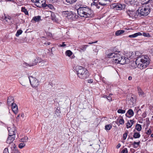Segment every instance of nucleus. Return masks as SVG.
Returning <instances> with one entry per match:
<instances>
[{
    "instance_id": "32",
    "label": "nucleus",
    "mask_w": 153,
    "mask_h": 153,
    "mask_svg": "<svg viewBox=\"0 0 153 153\" xmlns=\"http://www.w3.org/2000/svg\"><path fill=\"white\" fill-rule=\"evenodd\" d=\"M128 131L126 130V131L123 134V139L124 140H125L126 139V137L127 136V135H128Z\"/></svg>"
},
{
    "instance_id": "41",
    "label": "nucleus",
    "mask_w": 153,
    "mask_h": 153,
    "mask_svg": "<svg viewBox=\"0 0 153 153\" xmlns=\"http://www.w3.org/2000/svg\"><path fill=\"white\" fill-rule=\"evenodd\" d=\"M143 35L145 37H150V35L148 33H143Z\"/></svg>"
},
{
    "instance_id": "2",
    "label": "nucleus",
    "mask_w": 153,
    "mask_h": 153,
    "mask_svg": "<svg viewBox=\"0 0 153 153\" xmlns=\"http://www.w3.org/2000/svg\"><path fill=\"white\" fill-rule=\"evenodd\" d=\"M78 14L81 17L85 18L93 17L94 13L93 10L87 6L77 11Z\"/></svg>"
},
{
    "instance_id": "1",
    "label": "nucleus",
    "mask_w": 153,
    "mask_h": 153,
    "mask_svg": "<svg viewBox=\"0 0 153 153\" xmlns=\"http://www.w3.org/2000/svg\"><path fill=\"white\" fill-rule=\"evenodd\" d=\"M149 57L146 55L141 57H138L136 60V64L138 68L140 69L146 68L150 62Z\"/></svg>"
},
{
    "instance_id": "4",
    "label": "nucleus",
    "mask_w": 153,
    "mask_h": 153,
    "mask_svg": "<svg viewBox=\"0 0 153 153\" xmlns=\"http://www.w3.org/2000/svg\"><path fill=\"white\" fill-rule=\"evenodd\" d=\"M113 62L119 63L122 65L127 63L129 62L127 58L126 59L125 56H122L120 54L116 53L112 60Z\"/></svg>"
},
{
    "instance_id": "58",
    "label": "nucleus",
    "mask_w": 153,
    "mask_h": 153,
    "mask_svg": "<svg viewBox=\"0 0 153 153\" xmlns=\"http://www.w3.org/2000/svg\"><path fill=\"white\" fill-rule=\"evenodd\" d=\"M121 146V144L120 143H119L116 146V148L117 149L119 148Z\"/></svg>"
},
{
    "instance_id": "39",
    "label": "nucleus",
    "mask_w": 153,
    "mask_h": 153,
    "mask_svg": "<svg viewBox=\"0 0 153 153\" xmlns=\"http://www.w3.org/2000/svg\"><path fill=\"white\" fill-rule=\"evenodd\" d=\"M137 0H128V2L131 4H133L137 1Z\"/></svg>"
},
{
    "instance_id": "56",
    "label": "nucleus",
    "mask_w": 153,
    "mask_h": 153,
    "mask_svg": "<svg viewBox=\"0 0 153 153\" xmlns=\"http://www.w3.org/2000/svg\"><path fill=\"white\" fill-rule=\"evenodd\" d=\"M132 145H133V147L134 148H136L137 147V146H136V144H134V143H133V144H132Z\"/></svg>"
},
{
    "instance_id": "21",
    "label": "nucleus",
    "mask_w": 153,
    "mask_h": 153,
    "mask_svg": "<svg viewBox=\"0 0 153 153\" xmlns=\"http://www.w3.org/2000/svg\"><path fill=\"white\" fill-rule=\"evenodd\" d=\"M97 1L99 2V4H100L101 7H102V6H105L107 4L106 3V2L104 1L99 0Z\"/></svg>"
},
{
    "instance_id": "43",
    "label": "nucleus",
    "mask_w": 153,
    "mask_h": 153,
    "mask_svg": "<svg viewBox=\"0 0 153 153\" xmlns=\"http://www.w3.org/2000/svg\"><path fill=\"white\" fill-rule=\"evenodd\" d=\"M121 153H128L127 149L125 148L121 151Z\"/></svg>"
},
{
    "instance_id": "63",
    "label": "nucleus",
    "mask_w": 153,
    "mask_h": 153,
    "mask_svg": "<svg viewBox=\"0 0 153 153\" xmlns=\"http://www.w3.org/2000/svg\"><path fill=\"white\" fill-rule=\"evenodd\" d=\"M49 84L50 85H51L52 86V87L53 86H52L53 83L52 82H50V84Z\"/></svg>"
},
{
    "instance_id": "62",
    "label": "nucleus",
    "mask_w": 153,
    "mask_h": 153,
    "mask_svg": "<svg viewBox=\"0 0 153 153\" xmlns=\"http://www.w3.org/2000/svg\"><path fill=\"white\" fill-rule=\"evenodd\" d=\"M57 0H51V1L53 2H56Z\"/></svg>"
},
{
    "instance_id": "3",
    "label": "nucleus",
    "mask_w": 153,
    "mask_h": 153,
    "mask_svg": "<svg viewBox=\"0 0 153 153\" xmlns=\"http://www.w3.org/2000/svg\"><path fill=\"white\" fill-rule=\"evenodd\" d=\"M74 69L77 72V75L80 78L85 79L89 76L88 71L81 66L77 65Z\"/></svg>"
},
{
    "instance_id": "22",
    "label": "nucleus",
    "mask_w": 153,
    "mask_h": 153,
    "mask_svg": "<svg viewBox=\"0 0 153 153\" xmlns=\"http://www.w3.org/2000/svg\"><path fill=\"white\" fill-rule=\"evenodd\" d=\"M125 31L123 30H118L116 32L115 34L116 36H118L123 33Z\"/></svg>"
},
{
    "instance_id": "37",
    "label": "nucleus",
    "mask_w": 153,
    "mask_h": 153,
    "mask_svg": "<svg viewBox=\"0 0 153 153\" xmlns=\"http://www.w3.org/2000/svg\"><path fill=\"white\" fill-rule=\"evenodd\" d=\"M12 110L15 114H16L18 112V108L17 107L12 109Z\"/></svg>"
},
{
    "instance_id": "26",
    "label": "nucleus",
    "mask_w": 153,
    "mask_h": 153,
    "mask_svg": "<svg viewBox=\"0 0 153 153\" xmlns=\"http://www.w3.org/2000/svg\"><path fill=\"white\" fill-rule=\"evenodd\" d=\"M66 1L68 4V5L69 4H72L75 2H76L77 0H65Z\"/></svg>"
},
{
    "instance_id": "53",
    "label": "nucleus",
    "mask_w": 153,
    "mask_h": 153,
    "mask_svg": "<svg viewBox=\"0 0 153 153\" xmlns=\"http://www.w3.org/2000/svg\"><path fill=\"white\" fill-rule=\"evenodd\" d=\"M93 82V80L91 79H89L88 80V82L89 83H91Z\"/></svg>"
},
{
    "instance_id": "61",
    "label": "nucleus",
    "mask_w": 153,
    "mask_h": 153,
    "mask_svg": "<svg viewBox=\"0 0 153 153\" xmlns=\"http://www.w3.org/2000/svg\"><path fill=\"white\" fill-rule=\"evenodd\" d=\"M130 122L131 123V124L132 125L133 124L134 121L133 120H130Z\"/></svg>"
},
{
    "instance_id": "12",
    "label": "nucleus",
    "mask_w": 153,
    "mask_h": 153,
    "mask_svg": "<svg viewBox=\"0 0 153 153\" xmlns=\"http://www.w3.org/2000/svg\"><path fill=\"white\" fill-rule=\"evenodd\" d=\"M86 5L83 4L82 2H78L76 3L75 6V8L76 9L77 11L78 10H80L83 7Z\"/></svg>"
},
{
    "instance_id": "52",
    "label": "nucleus",
    "mask_w": 153,
    "mask_h": 153,
    "mask_svg": "<svg viewBox=\"0 0 153 153\" xmlns=\"http://www.w3.org/2000/svg\"><path fill=\"white\" fill-rule=\"evenodd\" d=\"M146 112H144V113H143V114L142 115L143 117V118L145 117H146Z\"/></svg>"
},
{
    "instance_id": "35",
    "label": "nucleus",
    "mask_w": 153,
    "mask_h": 153,
    "mask_svg": "<svg viewBox=\"0 0 153 153\" xmlns=\"http://www.w3.org/2000/svg\"><path fill=\"white\" fill-rule=\"evenodd\" d=\"M28 137L27 136H25L22 139V141L23 142H27L28 141Z\"/></svg>"
},
{
    "instance_id": "64",
    "label": "nucleus",
    "mask_w": 153,
    "mask_h": 153,
    "mask_svg": "<svg viewBox=\"0 0 153 153\" xmlns=\"http://www.w3.org/2000/svg\"><path fill=\"white\" fill-rule=\"evenodd\" d=\"M21 117H23L24 116V115L23 114H21Z\"/></svg>"
},
{
    "instance_id": "19",
    "label": "nucleus",
    "mask_w": 153,
    "mask_h": 153,
    "mask_svg": "<svg viewBox=\"0 0 153 153\" xmlns=\"http://www.w3.org/2000/svg\"><path fill=\"white\" fill-rule=\"evenodd\" d=\"M142 35V33L140 32H137L134 34L129 35L128 37L129 38H135L138 36H140Z\"/></svg>"
},
{
    "instance_id": "50",
    "label": "nucleus",
    "mask_w": 153,
    "mask_h": 153,
    "mask_svg": "<svg viewBox=\"0 0 153 153\" xmlns=\"http://www.w3.org/2000/svg\"><path fill=\"white\" fill-rule=\"evenodd\" d=\"M65 42H63L62 43V44H60L59 45V46L61 47H65V46L66 45L65 44H64Z\"/></svg>"
},
{
    "instance_id": "17",
    "label": "nucleus",
    "mask_w": 153,
    "mask_h": 153,
    "mask_svg": "<svg viewBox=\"0 0 153 153\" xmlns=\"http://www.w3.org/2000/svg\"><path fill=\"white\" fill-rule=\"evenodd\" d=\"M134 112L131 109H129L128 110L127 113L126 114V116L127 117H130L134 115Z\"/></svg>"
},
{
    "instance_id": "14",
    "label": "nucleus",
    "mask_w": 153,
    "mask_h": 153,
    "mask_svg": "<svg viewBox=\"0 0 153 153\" xmlns=\"http://www.w3.org/2000/svg\"><path fill=\"white\" fill-rule=\"evenodd\" d=\"M15 136L14 135H13L7 138L6 142L8 144H10L13 142L15 140Z\"/></svg>"
},
{
    "instance_id": "11",
    "label": "nucleus",
    "mask_w": 153,
    "mask_h": 153,
    "mask_svg": "<svg viewBox=\"0 0 153 153\" xmlns=\"http://www.w3.org/2000/svg\"><path fill=\"white\" fill-rule=\"evenodd\" d=\"M92 0L93 1V2L91 4V8L93 9L100 8L101 10L103 9V7L100 6L97 0Z\"/></svg>"
},
{
    "instance_id": "54",
    "label": "nucleus",
    "mask_w": 153,
    "mask_h": 153,
    "mask_svg": "<svg viewBox=\"0 0 153 153\" xmlns=\"http://www.w3.org/2000/svg\"><path fill=\"white\" fill-rule=\"evenodd\" d=\"M107 99L108 100H109V101H111V100H112V98L111 97H110V96H107Z\"/></svg>"
},
{
    "instance_id": "33",
    "label": "nucleus",
    "mask_w": 153,
    "mask_h": 153,
    "mask_svg": "<svg viewBox=\"0 0 153 153\" xmlns=\"http://www.w3.org/2000/svg\"><path fill=\"white\" fill-rule=\"evenodd\" d=\"M46 4L47 5L45 7H48L50 8L51 10H53L54 9V6L53 5L51 4Z\"/></svg>"
},
{
    "instance_id": "60",
    "label": "nucleus",
    "mask_w": 153,
    "mask_h": 153,
    "mask_svg": "<svg viewBox=\"0 0 153 153\" xmlns=\"http://www.w3.org/2000/svg\"><path fill=\"white\" fill-rule=\"evenodd\" d=\"M132 79V77L131 76H129L128 77V79L129 80H131Z\"/></svg>"
},
{
    "instance_id": "42",
    "label": "nucleus",
    "mask_w": 153,
    "mask_h": 153,
    "mask_svg": "<svg viewBox=\"0 0 153 153\" xmlns=\"http://www.w3.org/2000/svg\"><path fill=\"white\" fill-rule=\"evenodd\" d=\"M70 12L68 11H63L62 12V14L65 16H68V14Z\"/></svg>"
},
{
    "instance_id": "23",
    "label": "nucleus",
    "mask_w": 153,
    "mask_h": 153,
    "mask_svg": "<svg viewBox=\"0 0 153 153\" xmlns=\"http://www.w3.org/2000/svg\"><path fill=\"white\" fill-rule=\"evenodd\" d=\"M135 129H136L138 131H140L142 129L141 125L137 123L135 126Z\"/></svg>"
},
{
    "instance_id": "38",
    "label": "nucleus",
    "mask_w": 153,
    "mask_h": 153,
    "mask_svg": "<svg viewBox=\"0 0 153 153\" xmlns=\"http://www.w3.org/2000/svg\"><path fill=\"white\" fill-rule=\"evenodd\" d=\"M25 146V144L24 143H22L19 144V147L20 149L22 148Z\"/></svg>"
},
{
    "instance_id": "30",
    "label": "nucleus",
    "mask_w": 153,
    "mask_h": 153,
    "mask_svg": "<svg viewBox=\"0 0 153 153\" xmlns=\"http://www.w3.org/2000/svg\"><path fill=\"white\" fill-rule=\"evenodd\" d=\"M22 32V31L21 30H18L16 34V36L17 37L19 36V35L21 34Z\"/></svg>"
},
{
    "instance_id": "29",
    "label": "nucleus",
    "mask_w": 153,
    "mask_h": 153,
    "mask_svg": "<svg viewBox=\"0 0 153 153\" xmlns=\"http://www.w3.org/2000/svg\"><path fill=\"white\" fill-rule=\"evenodd\" d=\"M112 127V125H106L105 126V129L106 130H109Z\"/></svg>"
},
{
    "instance_id": "51",
    "label": "nucleus",
    "mask_w": 153,
    "mask_h": 153,
    "mask_svg": "<svg viewBox=\"0 0 153 153\" xmlns=\"http://www.w3.org/2000/svg\"><path fill=\"white\" fill-rule=\"evenodd\" d=\"M130 100L132 102H133V101H135V99L134 98H133V97H131V98L130 99Z\"/></svg>"
},
{
    "instance_id": "24",
    "label": "nucleus",
    "mask_w": 153,
    "mask_h": 153,
    "mask_svg": "<svg viewBox=\"0 0 153 153\" xmlns=\"http://www.w3.org/2000/svg\"><path fill=\"white\" fill-rule=\"evenodd\" d=\"M143 3V4H147L149 3H151L153 2V0H140Z\"/></svg>"
},
{
    "instance_id": "45",
    "label": "nucleus",
    "mask_w": 153,
    "mask_h": 153,
    "mask_svg": "<svg viewBox=\"0 0 153 153\" xmlns=\"http://www.w3.org/2000/svg\"><path fill=\"white\" fill-rule=\"evenodd\" d=\"M130 123L128 121L127 122V124H126V128H131V127L132 125H131L130 126H128V125H130Z\"/></svg>"
},
{
    "instance_id": "15",
    "label": "nucleus",
    "mask_w": 153,
    "mask_h": 153,
    "mask_svg": "<svg viewBox=\"0 0 153 153\" xmlns=\"http://www.w3.org/2000/svg\"><path fill=\"white\" fill-rule=\"evenodd\" d=\"M88 46V45H82L78 48L77 50L80 52H84Z\"/></svg>"
},
{
    "instance_id": "47",
    "label": "nucleus",
    "mask_w": 153,
    "mask_h": 153,
    "mask_svg": "<svg viewBox=\"0 0 153 153\" xmlns=\"http://www.w3.org/2000/svg\"><path fill=\"white\" fill-rule=\"evenodd\" d=\"M139 95H141L143 96L144 95V92L142 90L141 91H140L138 93Z\"/></svg>"
},
{
    "instance_id": "46",
    "label": "nucleus",
    "mask_w": 153,
    "mask_h": 153,
    "mask_svg": "<svg viewBox=\"0 0 153 153\" xmlns=\"http://www.w3.org/2000/svg\"><path fill=\"white\" fill-rule=\"evenodd\" d=\"M3 153H8V149L7 148L4 149V150Z\"/></svg>"
},
{
    "instance_id": "36",
    "label": "nucleus",
    "mask_w": 153,
    "mask_h": 153,
    "mask_svg": "<svg viewBox=\"0 0 153 153\" xmlns=\"http://www.w3.org/2000/svg\"><path fill=\"white\" fill-rule=\"evenodd\" d=\"M117 112L118 113L124 114L125 113L126 110H122V109H119L117 110Z\"/></svg>"
},
{
    "instance_id": "57",
    "label": "nucleus",
    "mask_w": 153,
    "mask_h": 153,
    "mask_svg": "<svg viewBox=\"0 0 153 153\" xmlns=\"http://www.w3.org/2000/svg\"><path fill=\"white\" fill-rule=\"evenodd\" d=\"M137 88L138 93L140 91L142 90L141 88L139 87H138Z\"/></svg>"
},
{
    "instance_id": "59",
    "label": "nucleus",
    "mask_w": 153,
    "mask_h": 153,
    "mask_svg": "<svg viewBox=\"0 0 153 153\" xmlns=\"http://www.w3.org/2000/svg\"><path fill=\"white\" fill-rule=\"evenodd\" d=\"M97 41H95V42H89L88 43V44H93V43H97Z\"/></svg>"
},
{
    "instance_id": "28",
    "label": "nucleus",
    "mask_w": 153,
    "mask_h": 153,
    "mask_svg": "<svg viewBox=\"0 0 153 153\" xmlns=\"http://www.w3.org/2000/svg\"><path fill=\"white\" fill-rule=\"evenodd\" d=\"M21 11L22 12H24L25 14L26 15H28V13L27 9H25V7H22L21 8Z\"/></svg>"
},
{
    "instance_id": "6",
    "label": "nucleus",
    "mask_w": 153,
    "mask_h": 153,
    "mask_svg": "<svg viewBox=\"0 0 153 153\" xmlns=\"http://www.w3.org/2000/svg\"><path fill=\"white\" fill-rule=\"evenodd\" d=\"M126 6V4L119 3H114L111 4V7L114 10H121L124 9Z\"/></svg>"
},
{
    "instance_id": "9",
    "label": "nucleus",
    "mask_w": 153,
    "mask_h": 153,
    "mask_svg": "<svg viewBox=\"0 0 153 153\" xmlns=\"http://www.w3.org/2000/svg\"><path fill=\"white\" fill-rule=\"evenodd\" d=\"M78 17V15H77L76 13L71 11L68 14V16H66L68 19L72 21L76 20Z\"/></svg>"
},
{
    "instance_id": "34",
    "label": "nucleus",
    "mask_w": 153,
    "mask_h": 153,
    "mask_svg": "<svg viewBox=\"0 0 153 153\" xmlns=\"http://www.w3.org/2000/svg\"><path fill=\"white\" fill-rule=\"evenodd\" d=\"M120 117H121V118L119 120V123L121 125L123 124L124 123V121L122 117L120 116Z\"/></svg>"
},
{
    "instance_id": "18",
    "label": "nucleus",
    "mask_w": 153,
    "mask_h": 153,
    "mask_svg": "<svg viewBox=\"0 0 153 153\" xmlns=\"http://www.w3.org/2000/svg\"><path fill=\"white\" fill-rule=\"evenodd\" d=\"M14 98L12 96H9L8 97L7 100V103L8 105H10L12 103H14Z\"/></svg>"
},
{
    "instance_id": "5",
    "label": "nucleus",
    "mask_w": 153,
    "mask_h": 153,
    "mask_svg": "<svg viewBox=\"0 0 153 153\" xmlns=\"http://www.w3.org/2000/svg\"><path fill=\"white\" fill-rule=\"evenodd\" d=\"M150 8L149 5H146L144 6L140 7L138 9L139 14V16H146L148 15L150 12Z\"/></svg>"
},
{
    "instance_id": "10",
    "label": "nucleus",
    "mask_w": 153,
    "mask_h": 153,
    "mask_svg": "<svg viewBox=\"0 0 153 153\" xmlns=\"http://www.w3.org/2000/svg\"><path fill=\"white\" fill-rule=\"evenodd\" d=\"M139 10H137L136 12L133 11L128 10L127 12V14L130 17L132 18H136L139 16Z\"/></svg>"
},
{
    "instance_id": "48",
    "label": "nucleus",
    "mask_w": 153,
    "mask_h": 153,
    "mask_svg": "<svg viewBox=\"0 0 153 153\" xmlns=\"http://www.w3.org/2000/svg\"><path fill=\"white\" fill-rule=\"evenodd\" d=\"M151 133V130L149 129L147 131L146 134L148 135H149Z\"/></svg>"
},
{
    "instance_id": "7",
    "label": "nucleus",
    "mask_w": 153,
    "mask_h": 153,
    "mask_svg": "<svg viewBox=\"0 0 153 153\" xmlns=\"http://www.w3.org/2000/svg\"><path fill=\"white\" fill-rule=\"evenodd\" d=\"M29 79L30 84L32 87L36 88L38 87L39 84L38 79L33 76H30Z\"/></svg>"
},
{
    "instance_id": "49",
    "label": "nucleus",
    "mask_w": 153,
    "mask_h": 153,
    "mask_svg": "<svg viewBox=\"0 0 153 153\" xmlns=\"http://www.w3.org/2000/svg\"><path fill=\"white\" fill-rule=\"evenodd\" d=\"M134 144H136L137 145V146H138L139 145L140 143V141H139L138 142H134Z\"/></svg>"
},
{
    "instance_id": "16",
    "label": "nucleus",
    "mask_w": 153,
    "mask_h": 153,
    "mask_svg": "<svg viewBox=\"0 0 153 153\" xmlns=\"http://www.w3.org/2000/svg\"><path fill=\"white\" fill-rule=\"evenodd\" d=\"M8 130L9 131V136H11L13 135H15L16 132L15 131L14 128H11L10 127H8Z\"/></svg>"
},
{
    "instance_id": "44",
    "label": "nucleus",
    "mask_w": 153,
    "mask_h": 153,
    "mask_svg": "<svg viewBox=\"0 0 153 153\" xmlns=\"http://www.w3.org/2000/svg\"><path fill=\"white\" fill-rule=\"evenodd\" d=\"M10 105H11L12 108V109L16 107H17V106L16 105V104L14 103H11V104H10Z\"/></svg>"
},
{
    "instance_id": "25",
    "label": "nucleus",
    "mask_w": 153,
    "mask_h": 153,
    "mask_svg": "<svg viewBox=\"0 0 153 153\" xmlns=\"http://www.w3.org/2000/svg\"><path fill=\"white\" fill-rule=\"evenodd\" d=\"M116 53H111L107 55V57L108 58H112L113 59L114 58Z\"/></svg>"
},
{
    "instance_id": "27",
    "label": "nucleus",
    "mask_w": 153,
    "mask_h": 153,
    "mask_svg": "<svg viewBox=\"0 0 153 153\" xmlns=\"http://www.w3.org/2000/svg\"><path fill=\"white\" fill-rule=\"evenodd\" d=\"M140 136V135L139 133L137 132H135L134 134L133 137L135 138H139Z\"/></svg>"
},
{
    "instance_id": "8",
    "label": "nucleus",
    "mask_w": 153,
    "mask_h": 153,
    "mask_svg": "<svg viewBox=\"0 0 153 153\" xmlns=\"http://www.w3.org/2000/svg\"><path fill=\"white\" fill-rule=\"evenodd\" d=\"M32 2L35 3L36 5L38 7L41 6L45 7L46 6L45 0H31Z\"/></svg>"
},
{
    "instance_id": "40",
    "label": "nucleus",
    "mask_w": 153,
    "mask_h": 153,
    "mask_svg": "<svg viewBox=\"0 0 153 153\" xmlns=\"http://www.w3.org/2000/svg\"><path fill=\"white\" fill-rule=\"evenodd\" d=\"M13 152H15V153H17L18 152V149H17V147H16V146L15 145V144H14L13 146Z\"/></svg>"
},
{
    "instance_id": "55",
    "label": "nucleus",
    "mask_w": 153,
    "mask_h": 153,
    "mask_svg": "<svg viewBox=\"0 0 153 153\" xmlns=\"http://www.w3.org/2000/svg\"><path fill=\"white\" fill-rule=\"evenodd\" d=\"M8 19L9 20H10L11 19V17L10 16H5V19Z\"/></svg>"
},
{
    "instance_id": "31",
    "label": "nucleus",
    "mask_w": 153,
    "mask_h": 153,
    "mask_svg": "<svg viewBox=\"0 0 153 153\" xmlns=\"http://www.w3.org/2000/svg\"><path fill=\"white\" fill-rule=\"evenodd\" d=\"M72 54V52L70 50H67L66 51V55L68 56H71Z\"/></svg>"
},
{
    "instance_id": "13",
    "label": "nucleus",
    "mask_w": 153,
    "mask_h": 153,
    "mask_svg": "<svg viewBox=\"0 0 153 153\" xmlns=\"http://www.w3.org/2000/svg\"><path fill=\"white\" fill-rule=\"evenodd\" d=\"M38 59H37L36 60V59H35L34 61V63H30L29 64H28V63H25V64L26 65V66H29L30 67H31V66H33L34 65H36V63H38V62H39V63L40 64H41V65H44V62L43 61H42V62H40V61H38Z\"/></svg>"
},
{
    "instance_id": "20",
    "label": "nucleus",
    "mask_w": 153,
    "mask_h": 153,
    "mask_svg": "<svg viewBox=\"0 0 153 153\" xmlns=\"http://www.w3.org/2000/svg\"><path fill=\"white\" fill-rule=\"evenodd\" d=\"M41 20V16H35L34 17L32 20V21L33 20H34L35 22H38Z\"/></svg>"
}]
</instances>
